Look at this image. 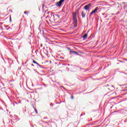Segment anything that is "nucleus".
<instances>
[{
  "instance_id": "obj_1",
  "label": "nucleus",
  "mask_w": 127,
  "mask_h": 127,
  "mask_svg": "<svg viewBox=\"0 0 127 127\" xmlns=\"http://www.w3.org/2000/svg\"><path fill=\"white\" fill-rule=\"evenodd\" d=\"M73 24H74V27H77V13L76 12H75L73 14Z\"/></svg>"
},
{
  "instance_id": "obj_2",
  "label": "nucleus",
  "mask_w": 127,
  "mask_h": 127,
  "mask_svg": "<svg viewBox=\"0 0 127 127\" xmlns=\"http://www.w3.org/2000/svg\"><path fill=\"white\" fill-rule=\"evenodd\" d=\"M92 6V4L91 3H89L87 5H86L84 7V9H85V10H87V9H89V8H90V7Z\"/></svg>"
},
{
  "instance_id": "obj_3",
  "label": "nucleus",
  "mask_w": 127,
  "mask_h": 127,
  "mask_svg": "<svg viewBox=\"0 0 127 127\" xmlns=\"http://www.w3.org/2000/svg\"><path fill=\"white\" fill-rule=\"evenodd\" d=\"M60 18V16H59L58 14H55L54 15V19L55 20H58Z\"/></svg>"
},
{
  "instance_id": "obj_4",
  "label": "nucleus",
  "mask_w": 127,
  "mask_h": 127,
  "mask_svg": "<svg viewBox=\"0 0 127 127\" xmlns=\"http://www.w3.org/2000/svg\"><path fill=\"white\" fill-rule=\"evenodd\" d=\"M64 0H60L57 3V6H61V4H62V3L64 2Z\"/></svg>"
},
{
  "instance_id": "obj_5",
  "label": "nucleus",
  "mask_w": 127,
  "mask_h": 127,
  "mask_svg": "<svg viewBox=\"0 0 127 127\" xmlns=\"http://www.w3.org/2000/svg\"><path fill=\"white\" fill-rule=\"evenodd\" d=\"M98 11V7H96L95 9L90 13V15L94 13H96V12Z\"/></svg>"
},
{
  "instance_id": "obj_6",
  "label": "nucleus",
  "mask_w": 127,
  "mask_h": 127,
  "mask_svg": "<svg viewBox=\"0 0 127 127\" xmlns=\"http://www.w3.org/2000/svg\"><path fill=\"white\" fill-rule=\"evenodd\" d=\"M81 16L83 18L86 17V13H85V12H84V11H81Z\"/></svg>"
},
{
  "instance_id": "obj_7",
  "label": "nucleus",
  "mask_w": 127,
  "mask_h": 127,
  "mask_svg": "<svg viewBox=\"0 0 127 127\" xmlns=\"http://www.w3.org/2000/svg\"><path fill=\"white\" fill-rule=\"evenodd\" d=\"M33 63H34L35 64H37L38 66H39V64L37 63L36 61H34V60H33Z\"/></svg>"
},
{
  "instance_id": "obj_8",
  "label": "nucleus",
  "mask_w": 127,
  "mask_h": 127,
  "mask_svg": "<svg viewBox=\"0 0 127 127\" xmlns=\"http://www.w3.org/2000/svg\"><path fill=\"white\" fill-rule=\"evenodd\" d=\"M87 36H88V34H85L83 36V38L85 39L87 38Z\"/></svg>"
},
{
  "instance_id": "obj_9",
  "label": "nucleus",
  "mask_w": 127,
  "mask_h": 127,
  "mask_svg": "<svg viewBox=\"0 0 127 127\" xmlns=\"http://www.w3.org/2000/svg\"><path fill=\"white\" fill-rule=\"evenodd\" d=\"M72 53H74V54H78L75 51H72Z\"/></svg>"
},
{
  "instance_id": "obj_10",
  "label": "nucleus",
  "mask_w": 127,
  "mask_h": 127,
  "mask_svg": "<svg viewBox=\"0 0 127 127\" xmlns=\"http://www.w3.org/2000/svg\"><path fill=\"white\" fill-rule=\"evenodd\" d=\"M35 111L36 114L38 113V112H37V110L36 109H35Z\"/></svg>"
},
{
  "instance_id": "obj_11",
  "label": "nucleus",
  "mask_w": 127,
  "mask_h": 127,
  "mask_svg": "<svg viewBox=\"0 0 127 127\" xmlns=\"http://www.w3.org/2000/svg\"><path fill=\"white\" fill-rule=\"evenodd\" d=\"M24 13H25V14H26V13H27V11H25L24 12Z\"/></svg>"
},
{
  "instance_id": "obj_12",
  "label": "nucleus",
  "mask_w": 127,
  "mask_h": 127,
  "mask_svg": "<svg viewBox=\"0 0 127 127\" xmlns=\"http://www.w3.org/2000/svg\"><path fill=\"white\" fill-rule=\"evenodd\" d=\"M9 19H10V21H11V17H10Z\"/></svg>"
},
{
  "instance_id": "obj_13",
  "label": "nucleus",
  "mask_w": 127,
  "mask_h": 127,
  "mask_svg": "<svg viewBox=\"0 0 127 127\" xmlns=\"http://www.w3.org/2000/svg\"><path fill=\"white\" fill-rule=\"evenodd\" d=\"M38 66H39V67H40L41 68H42V66L41 65H40V64Z\"/></svg>"
},
{
  "instance_id": "obj_14",
  "label": "nucleus",
  "mask_w": 127,
  "mask_h": 127,
  "mask_svg": "<svg viewBox=\"0 0 127 127\" xmlns=\"http://www.w3.org/2000/svg\"><path fill=\"white\" fill-rule=\"evenodd\" d=\"M32 66H34V64H32Z\"/></svg>"
},
{
  "instance_id": "obj_15",
  "label": "nucleus",
  "mask_w": 127,
  "mask_h": 127,
  "mask_svg": "<svg viewBox=\"0 0 127 127\" xmlns=\"http://www.w3.org/2000/svg\"><path fill=\"white\" fill-rule=\"evenodd\" d=\"M71 99H73V96L71 97Z\"/></svg>"
}]
</instances>
